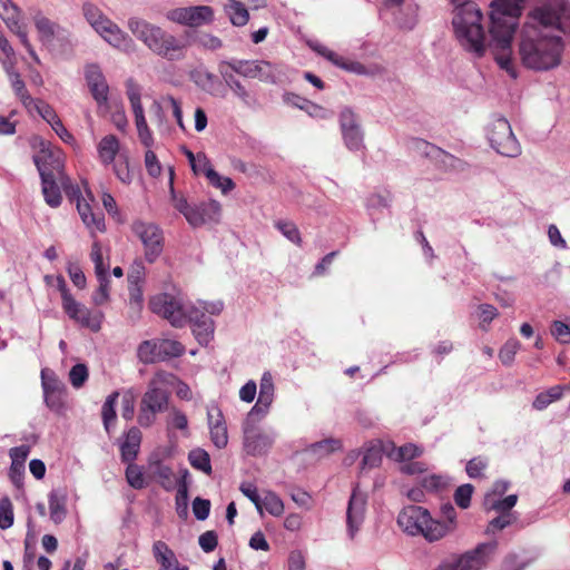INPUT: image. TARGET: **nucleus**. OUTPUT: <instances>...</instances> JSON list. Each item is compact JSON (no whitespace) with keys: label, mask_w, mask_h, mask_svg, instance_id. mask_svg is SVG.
Returning <instances> with one entry per match:
<instances>
[{"label":"nucleus","mask_w":570,"mask_h":570,"mask_svg":"<svg viewBox=\"0 0 570 570\" xmlns=\"http://www.w3.org/2000/svg\"><path fill=\"white\" fill-rule=\"evenodd\" d=\"M532 9L521 30L519 56L522 65L534 71L557 68L562 60L564 40L570 39L569 0H530Z\"/></svg>","instance_id":"1"},{"label":"nucleus","mask_w":570,"mask_h":570,"mask_svg":"<svg viewBox=\"0 0 570 570\" xmlns=\"http://www.w3.org/2000/svg\"><path fill=\"white\" fill-rule=\"evenodd\" d=\"M524 0H493L491 3V46L500 68L512 78L517 71L512 60V39L522 13Z\"/></svg>","instance_id":"2"},{"label":"nucleus","mask_w":570,"mask_h":570,"mask_svg":"<svg viewBox=\"0 0 570 570\" xmlns=\"http://www.w3.org/2000/svg\"><path fill=\"white\" fill-rule=\"evenodd\" d=\"M128 30L141 41L151 52L167 60L185 58L193 32H185V40L166 32L161 27L139 17H130L127 21Z\"/></svg>","instance_id":"3"},{"label":"nucleus","mask_w":570,"mask_h":570,"mask_svg":"<svg viewBox=\"0 0 570 570\" xmlns=\"http://www.w3.org/2000/svg\"><path fill=\"white\" fill-rule=\"evenodd\" d=\"M483 16L475 3L453 7L452 26L460 45L476 57L485 52Z\"/></svg>","instance_id":"4"},{"label":"nucleus","mask_w":570,"mask_h":570,"mask_svg":"<svg viewBox=\"0 0 570 570\" xmlns=\"http://www.w3.org/2000/svg\"><path fill=\"white\" fill-rule=\"evenodd\" d=\"M176 381L173 373L158 371L148 382L138 412V424L149 428L156 422L157 414L164 412L168 406L169 392L165 386H171Z\"/></svg>","instance_id":"5"},{"label":"nucleus","mask_w":570,"mask_h":570,"mask_svg":"<svg viewBox=\"0 0 570 570\" xmlns=\"http://www.w3.org/2000/svg\"><path fill=\"white\" fill-rule=\"evenodd\" d=\"M82 13L91 28L112 48L126 53L134 52L136 43L116 22L92 3H85Z\"/></svg>","instance_id":"6"},{"label":"nucleus","mask_w":570,"mask_h":570,"mask_svg":"<svg viewBox=\"0 0 570 570\" xmlns=\"http://www.w3.org/2000/svg\"><path fill=\"white\" fill-rule=\"evenodd\" d=\"M397 524L409 535H422L429 542L440 541L443 532L439 520L433 519L428 509L407 505L397 515Z\"/></svg>","instance_id":"7"},{"label":"nucleus","mask_w":570,"mask_h":570,"mask_svg":"<svg viewBox=\"0 0 570 570\" xmlns=\"http://www.w3.org/2000/svg\"><path fill=\"white\" fill-rule=\"evenodd\" d=\"M51 281L57 282V289L61 294L62 308L65 313L82 327H87L92 332L101 328L104 314L100 311H90L81 303L77 302L70 294L66 281L61 275H46L45 282L50 284Z\"/></svg>","instance_id":"8"},{"label":"nucleus","mask_w":570,"mask_h":570,"mask_svg":"<svg viewBox=\"0 0 570 570\" xmlns=\"http://www.w3.org/2000/svg\"><path fill=\"white\" fill-rule=\"evenodd\" d=\"M37 147L39 150L33 155L35 165L40 176L43 174H52L57 176L61 188L68 190L71 180L63 170L65 155L58 147L52 146L50 142L43 139H37Z\"/></svg>","instance_id":"9"},{"label":"nucleus","mask_w":570,"mask_h":570,"mask_svg":"<svg viewBox=\"0 0 570 570\" xmlns=\"http://www.w3.org/2000/svg\"><path fill=\"white\" fill-rule=\"evenodd\" d=\"M487 138L490 146L502 156L518 157L521 154V146L511 125L503 117H495L488 124Z\"/></svg>","instance_id":"10"},{"label":"nucleus","mask_w":570,"mask_h":570,"mask_svg":"<svg viewBox=\"0 0 570 570\" xmlns=\"http://www.w3.org/2000/svg\"><path fill=\"white\" fill-rule=\"evenodd\" d=\"M149 307L153 313L166 318L175 327L187 324L190 305H186L178 296L167 293L155 295L150 298Z\"/></svg>","instance_id":"11"},{"label":"nucleus","mask_w":570,"mask_h":570,"mask_svg":"<svg viewBox=\"0 0 570 570\" xmlns=\"http://www.w3.org/2000/svg\"><path fill=\"white\" fill-rule=\"evenodd\" d=\"M229 67L242 77L277 83L282 80V68L266 60H229Z\"/></svg>","instance_id":"12"},{"label":"nucleus","mask_w":570,"mask_h":570,"mask_svg":"<svg viewBox=\"0 0 570 570\" xmlns=\"http://www.w3.org/2000/svg\"><path fill=\"white\" fill-rule=\"evenodd\" d=\"M126 94L134 114L138 138L145 147L150 148L154 145V136L145 117L141 88L132 79H128L126 81Z\"/></svg>","instance_id":"13"},{"label":"nucleus","mask_w":570,"mask_h":570,"mask_svg":"<svg viewBox=\"0 0 570 570\" xmlns=\"http://www.w3.org/2000/svg\"><path fill=\"white\" fill-rule=\"evenodd\" d=\"M131 230L144 245L146 261L154 263L163 253L164 236L161 229L153 223L137 220L132 224Z\"/></svg>","instance_id":"14"},{"label":"nucleus","mask_w":570,"mask_h":570,"mask_svg":"<svg viewBox=\"0 0 570 570\" xmlns=\"http://www.w3.org/2000/svg\"><path fill=\"white\" fill-rule=\"evenodd\" d=\"M367 511V493L358 485L353 488L346 509V533L350 540H354L362 529Z\"/></svg>","instance_id":"15"},{"label":"nucleus","mask_w":570,"mask_h":570,"mask_svg":"<svg viewBox=\"0 0 570 570\" xmlns=\"http://www.w3.org/2000/svg\"><path fill=\"white\" fill-rule=\"evenodd\" d=\"M497 549L495 541L478 544L453 559L455 570H484Z\"/></svg>","instance_id":"16"},{"label":"nucleus","mask_w":570,"mask_h":570,"mask_svg":"<svg viewBox=\"0 0 570 570\" xmlns=\"http://www.w3.org/2000/svg\"><path fill=\"white\" fill-rule=\"evenodd\" d=\"M340 128L345 147L351 151L363 150L364 132L357 116L348 108L340 114Z\"/></svg>","instance_id":"17"},{"label":"nucleus","mask_w":570,"mask_h":570,"mask_svg":"<svg viewBox=\"0 0 570 570\" xmlns=\"http://www.w3.org/2000/svg\"><path fill=\"white\" fill-rule=\"evenodd\" d=\"M71 202H76L77 210L81 217L82 223L91 232L105 230L104 216L100 213H94L89 202L81 196L80 189L70 184L68 190H65Z\"/></svg>","instance_id":"18"},{"label":"nucleus","mask_w":570,"mask_h":570,"mask_svg":"<svg viewBox=\"0 0 570 570\" xmlns=\"http://www.w3.org/2000/svg\"><path fill=\"white\" fill-rule=\"evenodd\" d=\"M275 399V385L274 377L271 372L266 371L262 374L259 382L258 397L255 405L250 409L247 414V420L257 417H265Z\"/></svg>","instance_id":"19"},{"label":"nucleus","mask_w":570,"mask_h":570,"mask_svg":"<svg viewBox=\"0 0 570 570\" xmlns=\"http://www.w3.org/2000/svg\"><path fill=\"white\" fill-rule=\"evenodd\" d=\"M275 432H262L248 425L244 426V449L247 454L262 455L266 453L275 441Z\"/></svg>","instance_id":"20"},{"label":"nucleus","mask_w":570,"mask_h":570,"mask_svg":"<svg viewBox=\"0 0 570 570\" xmlns=\"http://www.w3.org/2000/svg\"><path fill=\"white\" fill-rule=\"evenodd\" d=\"M187 323L193 324V333L199 344L207 345L213 340L215 323L209 316L199 315V307H190Z\"/></svg>","instance_id":"21"},{"label":"nucleus","mask_w":570,"mask_h":570,"mask_svg":"<svg viewBox=\"0 0 570 570\" xmlns=\"http://www.w3.org/2000/svg\"><path fill=\"white\" fill-rule=\"evenodd\" d=\"M190 214L187 215V222L198 227L207 223H217L220 218L222 206L217 200H209L199 205H194Z\"/></svg>","instance_id":"22"},{"label":"nucleus","mask_w":570,"mask_h":570,"mask_svg":"<svg viewBox=\"0 0 570 570\" xmlns=\"http://www.w3.org/2000/svg\"><path fill=\"white\" fill-rule=\"evenodd\" d=\"M207 421L212 442L217 449H224L228 443V433L224 415L218 406L208 407Z\"/></svg>","instance_id":"23"},{"label":"nucleus","mask_w":570,"mask_h":570,"mask_svg":"<svg viewBox=\"0 0 570 570\" xmlns=\"http://www.w3.org/2000/svg\"><path fill=\"white\" fill-rule=\"evenodd\" d=\"M85 77L90 92L98 104H106L108 100L109 87L100 67L96 63L87 65Z\"/></svg>","instance_id":"24"},{"label":"nucleus","mask_w":570,"mask_h":570,"mask_svg":"<svg viewBox=\"0 0 570 570\" xmlns=\"http://www.w3.org/2000/svg\"><path fill=\"white\" fill-rule=\"evenodd\" d=\"M153 556L159 564V570H188V567L180 564L175 552L161 540L154 542Z\"/></svg>","instance_id":"25"},{"label":"nucleus","mask_w":570,"mask_h":570,"mask_svg":"<svg viewBox=\"0 0 570 570\" xmlns=\"http://www.w3.org/2000/svg\"><path fill=\"white\" fill-rule=\"evenodd\" d=\"M0 19L12 33L27 27L21 9L12 0H0Z\"/></svg>","instance_id":"26"},{"label":"nucleus","mask_w":570,"mask_h":570,"mask_svg":"<svg viewBox=\"0 0 570 570\" xmlns=\"http://www.w3.org/2000/svg\"><path fill=\"white\" fill-rule=\"evenodd\" d=\"M120 150V141L115 135H106L97 145V154L104 166L115 163Z\"/></svg>","instance_id":"27"},{"label":"nucleus","mask_w":570,"mask_h":570,"mask_svg":"<svg viewBox=\"0 0 570 570\" xmlns=\"http://www.w3.org/2000/svg\"><path fill=\"white\" fill-rule=\"evenodd\" d=\"M42 194L46 203L52 207H59L62 200V196L60 193L61 184L59 183L57 176L52 174H43L40 176Z\"/></svg>","instance_id":"28"},{"label":"nucleus","mask_w":570,"mask_h":570,"mask_svg":"<svg viewBox=\"0 0 570 570\" xmlns=\"http://www.w3.org/2000/svg\"><path fill=\"white\" fill-rule=\"evenodd\" d=\"M141 443V432L138 428H130L125 436V440L120 444L121 459L125 462H132L139 451Z\"/></svg>","instance_id":"29"},{"label":"nucleus","mask_w":570,"mask_h":570,"mask_svg":"<svg viewBox=\"0 0 570 570\" xmlns=\"http://www.w3.org/2000/svg\"><path fill=\"white\" fill-rule=\"evenodd\" d=\"M518 502L517 494H509L502 498H494L493 494H485L483 500L484 509L489 511H495L499 514L514 513L512 509Z\"/></svg>","instance_id":"30"},{"label":"nucleus","mask_w":570,"mask_h":570,"mask_svg":"<svg viewBox=\"0 0 570 570\" xmlns=\"http://www.w3.org/2000/svg\"><path fill=\"white\" fill-rule=\"evenodd\" d=\"M6 71L8 73L11 87L16 96L20 99V101L27 108V110L30 111L31 105L33 104V98L28 94L24 81L21 79L20 75L14 70L13 65L6 67Z\"/></svg>","instance_id":"31"},{"label":"nucleus","mask_w":570,"mask_h":570,"mask_svg":"<svg viewBox=\"0 0 570 570\" xmlns=\"http://www.w3.org/2000/svg\"><path fill=\"white\" fill-rule=\"evenodd\" d=\"M428 147L430 149L428 154L435 160L436 165L443 170L452 171L462 169L463 163L459 158L434 146Z\"/></svg>","instance_id":"32"},{"label":"nucleus","mask_w":570,"mask_h":570,"mask_svg":"<svg viewBox=\"0 0 570 570\" xmlns=\"http://www.w3.org/2000/svg\"><path fill=\"white\" fill-rule=\"evenodd\" d=\"M214 20V10L209 6L188 7V27L197 28L209 24Z\"/></svg>","instance_id":"33"},{"label":"nucleus","mask_w":570,"mask_h":570,"mask_svg":"<svg viewBox=\"0 0 570 570\" xmlns=\"http://www.w3.org/2000/svg\"><path fill=\"white\" fill-rule=\"evenodd\" d=\"M32 20L38 31L39 40L42 43L51 42L56 33V23L43 16L41 12L35 13Z\"/></svg>","instance_id":"34"},{"label":"nucleus","mask_w":570,"mask_h":570,"mask_svg":"<svg viewBox=\"0 0 570 570\" xmlns=\"http://www.w3.org/2000/svg\"><path fill=\"white\" fill-rule=\"evenodd\" d=\"M333 65L346 71L353 72L355 75L373 76L380 71V68L377 66L366 67L358 61L345 59L340 55H337V59L334 60Z\"/></svg>","instance_id":"35"},{"label":"nucleus","mask_w":570,"mask_h":570,"mask_svg":"<svg viewBox=\"0 0 570 570\" xmlns=\"http://www.w3.org/2000/svg\"><path fill=\"white\" fill-rule=\"evenodd\" d=\"M385 450H389L387 444L382 445L381 443H370L364 451L361 469L362 471L366 468H376L380 465L382 461V454L385 453Z\"/></svg>","instance_id":"36"},{"label":"nucleus","mask_w":570,"mask_h":570,"mask_svg":"<svg viewBox=\"0 0 570 570\" xmlns=\"http://www.w3.org/2000/svg\"><path fill=\"white\" fill-rule=\"evenodd\" d=\"M391 204V196L389 194H372L366 198V209L368 215L373 220L379 218V215L382 214L385 209L389 208Z\"/></svg>","instance_id":"37"},{"label":"nucleus","mask_w":570,"mask_h":570,"mask_svg":"<svg viewBox=\"0 0 570 570\" xmlns=\"http://www.w3.org/2000/svg\"><path fill=\"white\" fill-rule=\"evenodd\" d=\"M137 355L140 362L153 364L161 362L160 352L158 350V340L144 341L139 344Z\"/></svg>","instance_id":"38"},{"label":"nucleus","mask_w":570,"mask_h":570,"mask_svg":"<svg viewBox=\"0 0 570 570\" xmlns=\"http://www.w3.org/2000/svg\"><path fill=\"white\" fill-rule=\"evenodd\" d=\"M563 390L564 387L562 385H554L549 390L539 393L532 402L533 409L537 411L547 409L551 403L562 397Z\"/></svg>","instance_id":"39"},{"label":"nucleus","mask_w":570,"mask_h":570,"mask_svg":"<svg viewBox=\"0 0 570 570\" xmlns=\"http://www.w3.org/2000/svg\"><path fill=\"white\" fill-rule=\"evenodd\" d=\"M389 450H385V454L395 461H409L416 456H420L422 451L414 444L409 443L402 446H394L387 444Z\"/></svg>","instance_id":"40"},{"label":"nucleus","mask_w":570,"mask_h":570,"mask_svg":"<svg viewBox=\"0 0 570 570\" xmlns=\"http://www.w3.org/2000/svg\"><path fill=\"white\" fill-rule=\"evenodd\" d=\"M30 453L29 445H19L12 448L9 452L11 459L10 478L16 481V472L24 470V462Z\"/></svg>","instance_id":"41"},{"label":"nucleus","mask_w":570,"mask_h":570,"mask_svg":"<svg viewBox=\"0 0 570 570\" xmlns=\"http://www.w3.org/2000/svg\"><path fill=\"white\" fill-rule=\"evenodd\" d=\"M225 12L229 17L232 24L236 27L245 26L249 20V13L243 3L230 0L225 6Z\"/></svg>","instance_id":"42"},{"label":"nucleus","mask_w":570,"mask_h":570,"mask_svg":"<svg viewBox=\"0 0 570 570\" xmlns=\"http://www.w3.org/2000/svg\"><path fill=\"white\" fill-rule=\"evenodd\" d=\"M452 479L446 474H428L421 479V487L429 492H441L450 487Z\"/></svg>","instance_id":"43"},{"label":"nucleus","mask_w":570,"mask_h":570,"mask_svg":"<svg viewBox=\"0 0 570 570\" xmlns=\"http://www.w3.org/2000/svg\"><path fill=\"white\" fill-rule=\"evenodd\" d=\"M50 519L56 523H60L67 514L66 498L56 491L49 494Z\"/></svg>","instance_id":"44"},{"label":"nucleus","mask_w":570,"mask_h":570,"mask_svg":"<svg viewBox=\"0 0 570 570\" xmlns=\"http://www.w3.org/2000/svg\"><path fill=\"white\" fill-rule=\"evenodd\" d=\"M441 514L443 517V521L439 520V524L442 527L443 532L440 535V540L454 532L458 527V514L452 504H443L441 507Z\"/></svg>","instance_id":"45"},{"label":"nucleus","mask_w":570,"mask_h":570,"mask_svg":"<svg viewBox=\"0 0 570 570\" xmlns=\"http://www.w3.org/2000/svg\"><path fill=\"white\" fill-rule=\"evenodd\" d=\"M188 460L194 469L199 470L207 475L212 473L210 458L204 449L197 448L191 450L188 454Z\"/></svg>","instance_id":"46"},{"label":"nucleus","mask_w":570,"mask_h":570,"mask_svg":"<svg viewBox=\"0 0 570 570\" xmlns=\"http://www.w3.org/2000/svg\"><path fill=\"white\" fill-rule=\"evenodd\" d=\"M158 350L161 362L171 357H178L184 354L185 347L181 343L169 338H158Z\"/></svg>","instance_id":"47"},{"label":"nucleus","mask_w":570,"mask_h":570,"mask_svg":"<svg viewBox=\"0 0 570 570\" xmlns=\"http://www.w3.org/2000/svg\"><path fill=\"white\" fill-rule=\"evenodd\" d=\"M267 511L273 517H281L285 507L283 500L272 491H267L262 497V512Z\"/></svg>","instance_id":"48"},{"label":"nucleus","mask_w":570,"mask_h":570,"mask_svg":"<svg viewBox=\"0 0 570 570\" xmlns=\"http://www.w3.org/2000/svg\"><path fill=\"white\" fill-rule=\"evenodd\" d=\"M119 397V392L115 391L109 394L102 405L101 416L106 431L109 433L111 424H114L116 420V404Z\"/></svg>","instance_id":"49"},{"label":"nucleus","mask_w":570,"mask_h":570,"mask_svg":"<svg viewBox=\"0 0 570 570\" xmlns=\"http://www.w3.org/2000/svg\"><path fill=\"white\" fill-rule=\"evenodd\" d=\"M517 519L518 518H517L515 513H503V514L498 513V517H495L489 521V523L485 528V533L488 535H493L498 531H501V530L510 527L511 524H513L517 521Z\"/></svg>","instance_id":"50"},{"label":"nucleus","mask_w":570,"mask_h":570,"mask_svg":"<svg viewBox=\"0 0 570 570\" xmlns=\"http://www.w3.org/2000/svg\"><path fill=\"white\" fill-rule=\"evenodd\" d=\"M342 449V442L338 439H325L320 442H315L309 446V451L318 456L328 455Z\"/></svg>","instance_id":"51"},{"label":"nucleus","mask_w":570,"mask_h":570,"mask_svg":"<svg viewBox=\"0 0 570 570\" xmlns=\"http://www.w3.org/2000/svg\"><path fill=\"white\" fill-rule=\"evenodd\" d=\"M275 227L289 242H292L293 244H295L297 246L302 245L301 233H299L296 224H294L291 220H277V222H275Z\"/></svg>","instance_id":"52"},{"label":"nucleus","mask_w":570,"mask_h":570,"mask_svg":"<svg viewBox=\"0 0 570 570\" xmlns=\"http://www.w3.org/2000/svg\"><path fill=\"white\" fill-rule=\"evenodd\" d=\"M90 258L95 265L96 276H107L109 264L105 263L102 247L98 242H94L90 253Z\"/></svg>","instance_id":"53"},{"label":"nucleus","mask_w":570,"mask_h":570,"mask_svg":"<svg viewBox=\"0 0 570 570\" xmlns=\"http://www.w3.org/2000/svg\"><path fill=\"white\" fill-rule=\"evenodd\" d=\"M41 385L43 393L63 391V384L58 380L55 372L49 368L41 370Z\"/></svg>","instance_id":"54"},{"label":"nucleus","mask_w":570,"mask_h":570,"mask_svg":"<svg viewBox=\"0 0 570 570\" xmlns=\"http://www.w3.org/2000/svg\"><path fill=\"white\" fill-rule=\"evenodd\" d=\"M126 480L128 484L134 489H142L146 485L142 470L137 464L129 462L126 469Z\"/></svg>","instance_id":"55"},{"label":"nucleus","mask_w":570,"mask_h":570,"mask_svg":"<svg viewBox=\"0 0 570 570\" xmlns=\"http://www.w3.org/2000/svg\"><path fill=\"white\" fill-rule=\"evenodd\" d=\"M13 524V507L8 497L0 499V529L7 530Z\"/></svg>","instance_id":"56"},{"label":"nucleus","mask_w":570,"mask_h":570,"mask_svg":"<svg viewBox=\"0 0 570 570\" xmlns=\"http://www.w3.org/2000/svg\"><path fill=\"white\" fill-rule=\"evenodd\" d=\"M136 393L132 389H128L121 396V416L126 421H130L135 414Z\"/></svg>","instance_id":"57"},{"label":"nucleus","mask_w":570,"mask_h":570,"mask_svg":"<svg viewBox=\"0 0 570 570\" xmlns=\"http://www.w3.org/2000/svg\"><path fill=\"white\" fill-rule=\"evenodd\" d=\"M521 344L518 340L511 338L505 342L502 348L499 352V358L504 365H510L518 351L520 350Z\"/></svg>","instance_id":"58"},{"label":"nucleus","mask_w":570,"mask_h":570,"mask_svg":"<svg viewBox=\"0 0 570 570\" xmlns=\"http://www.w3.org/2000/svg\"><path fill=\"white\" fill-rule=\"evenodd\" d=\"M114 173L116 177L124 184H130L132 181V173L129 167V160L127 157H120L114 163Z\"/></svg>","instance_id":"59"},{"label":"nucleus","mask_w":570,"mask_h":570,"mask_svg":"<svg viewBox=\"0 0 570 570\" xmlns=\"http://www.w3.org/2000/svg\"><path fill=\"white\" fill-rule=\"evenodd\" d=\"M473 491V485L469 483L460 485L454 492L455 504L461 509H468L471 504Z\"/></svg>","instance_id":"60"},{"label":"nucleus","mask_w":570,"mask_h":570,"mask_svg":"<svg viewBox=\"0 0 570 570\" xmlns=\"http://www.w3.org/2000/svg\"><path fill=\"white\" fill-rule=\"evenodd\" d=\"M206 177L214 187L220 189L224 194H227L235 187L234 181L229 177L220 176L214 169L208 170V175Z\"/></svg>","instance_id":"61"},{"label":"nucleus","mask_w":570,"mask_h":570,"mask_svg":"<svg viewBox=\"0 0 570 570\" xmlns=\"http://www.w3.org/2000/svg\"><path fill=\"white\" fill-rule=\"evenodd\" d=\"M88 368L85 364H76L69 372V380L75 389H80L88 380Z\"/></svg>","instance_id":"62"},{"label":"nucleus","mask_w":570,"mask_h":570,"mask_svg":"<svg viewBox=\"0 0 570 570\" xmlns=\"http://www.w3.org/2000/svg\"><path fill=\"white\" fill-rule=\"evenodd\" d=\"M529 564H530V560H525L515 553H510L503 559L501 569L502 570H524Z\"/></svg>","instance_id":"63"},{"label":"nucleus","mask_w":570,"mask_h":570,"mask_svg":"<svg viewBox=\"0 0 570 570\" xmlns=\"http://www.w3.org/2000/svg\"><path fill=\"white\" fill-rule=\"evenodd\" d=\"M551 335L561 344L570 343V327L561 322L554 321L551 325Z\"/></svg>","instance_id":"64"}]
</instances>
